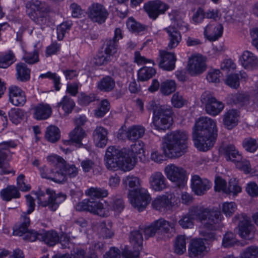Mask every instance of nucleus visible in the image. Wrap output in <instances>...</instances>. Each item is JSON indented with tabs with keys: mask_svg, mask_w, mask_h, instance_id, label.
<instances>
[{
	"mask_svg": "<svg viewBox=\"0 0 258 258\" xmlns=\"http://www.w3.org/2000/svg\"><path fill=\"white\" fill-rule=\"evenodd\" d=\"M212 183L206 178H202L198 175H193L191 179V187L194 192L202 196L211 187Z\"/></svg>",
	"mask_w": 258,
	"mask_h": 258,
	"instance_id": "a211bd4d",
	"label": "nucleus"
},
{
	"mask_svg": "<svg viewBox=\"0 0 258 258\" xmlns=\"http://www.w3.org/2000/svg\"><path fill=\"white\" fill-rule=\"evenodd\" d=\"M33 6L38 12L37 15L39 16L37 18V23L40 25L44 24L46 22V16L49 11V7L45 3L38 1L33 3Z\"/></svg>",
	"mask_w": 258,
	"mask_h": 258,
	"instance_id": "2f4dec72",
	"label": "nucleus"
},
{
	"mask_svg": "<svg viewBox=\"0 0 258 258\" xmlns=\"http://www.w3.org/2000/svg\"><path fill=\"white\" fill-rule=\"evenodd\" d=\"M39 237L40 241L44 242L49 246H53L55 245L58 242L59 240L58 233L53 230L40 233Z\"/></svg>",
	"mask_w": 258,
	"mask_h": 258,
	"instance_id": "e433bc0d",
	"label": "nucleus"
},
{
	"mask_svg": "<svg viewBox=\"0 0 258 258\" xmlns=\"http://www.w3.org/2000/svg\"><path fill=\"white\" fill-rule=\"evenodd\" d=\"M158 60L159 67L164 70L171 71L175 68L176 58L173 53L160 50Z\"/></svg>",
	"mask_w": 258,
	"mask_h": 258,
	"instance_id": "412c9836",
	"label": "nucleus"
},
{
	"mask_svg": "<svg viewBox=\"0 0 258 258\" xmlns=\"http://www.w3.org/2000/svg\"><path fill=\"white\" fill-rule=\"evenodd\" d=\"M72 255L74 258H97V254L95 252H92L89 255H86L84 249L79 248L74 249Z\"/></svg>",
	"mask_w": 258,
	"mask_h": 258,
	"instance_id": "e2e57ef3",
	"label": "nucleus"
},
{
	"mask_svg": "<svg viewBox=\"0 0 258 258\" xmlns=\"http://www.w3.org/2000/svg\"><path fill=\"white\" fill-rule=\"evenodd\" d=\"M150 187L155 191H161L167 187L168 184L164 175L159 171L153 172L149 179Z\"/></svg>",
	"mask_w": 258,
	"mask_h": 258,
	"instance_id": "5701e85b",
	"label": "nucleus"
},
{
	"mask_svg": "<svg viewBox=\"0 0 258 258\" xmlns=\"http://www.w3.org/2000/svg\"><path fill=\"white\" fill-rule=\"evenodd\" d=\"M104 51L106 55L104 56L101 53H99L96 56V59L98 60L97 62L99 65L106 64L110 61V57L116 53L117 51V43L111 40V39L106 40L104 44Z\"/></svg>",
	"mask_w": 258,
	"mask_h": 258,
	"instance_id": "f3484780",
	"label": "nucleus"
},
{
	"mask_svg": "<svg viewBox=\"0 0 258 258\" xmlns=\"http://www.w3.org/2000/svg\"><path fill=\"white\" fill-rule=\"evenodd\" d=\"M38 199V204L43 207H47L48 209L52 211H55L59 205L63 202L66 196L63 194L56 195L54 191L47 188L46 193L42 191H39L36 193Z\"/></svg>",
	"mask_w": 258,
	"mask_h": 258,
	"instance_id": "0eeeda50",
	"label": "nucleus"
},
{
	"mask_svg": "<svg viewBox=\"0 0 258 258\" xmlns=\"http://www.w3.org/2000/svg\"><path fill=\"white\" fill-rule=\"evenodd\" d=\"M201 101L203 104H205L207 113L212 116H216L219 114L224 107L222 102L218 101L208 91H206L202 94Z\"/></svg>",
	"mask_w": 258,
	"mask_h": 258,
	"instance_id": "9b49d317",
	"label": "nucleus"
},
{
	"mask_svg": "<svg viewBox=\"0 0 258 258\" xmlns=\"http://www.w3.org/2000/svg\"><path fill=\"white\" fill-rule=\"evenodd\" d=\"M224 151L227 161H231L236 163L242 159L241 154L233 145L226 146L224 147Z\"/></svg>",
	"mask_w": 258,
	"mask_h": 258,
	"instance_id": "4c0bfd02",
	"label": "nucleus"
},
{
	"mask_svg": "<svg viewBox=\"0 0 258 258\" xmlns=\"http://www.w3.org/2000/svg\"><path fill=\"white\" fill-rule=\"evenodd\" d=\"M0 197L3 200L9 202L12 199L19 198L20 194L17 187L14 185H8L1 190Z\"/></svg>",
	"mask_w": 258,
	"mask_h": 258,
	"instance_id": "ea45409f",
	"label": "nucleus"
},
{
	"mask_svg": "<svg viewBox=\"0 0 258 258\" xmlns=\"http://www.w3.org/2000/svg\"><path fill=\"white\" fill-rule=\"evenodd\" d=\"M115 87V82L113 78L109 76L102 78L98 83L97 87L100 91L109 92Z\"/></svg>",
	"mask_w": 258,
	"mask_h": 258,
	"instance_id": "58836bf2",
	"label": "nucleus"
},
{
	"mask_svg": "<svg viewBox=\"0 0 258 258\" xmlns=\"http://www.w3.org/2000/svg\"><path fill=\"white\" fill-rule=\"evenodd\" d=\"M237 206L234 202H225L222 206V211L226 216L230 217L235 212Z\"/></svg>",
	"mask_w": 258,
	"mask_h": 258,
	"instance_id": "052dcab7",
	"label": "nucleus"
},
{
	"mask_svg": "<svg viewBox=\"0 0 258 258\" xmlns=\"http://www.w3.org/2000/svg\"><path fill=\"white\" fill-rule=\"evenodd\" d=\"M167 178L175 183L179 187H182L186 182L185 171L182 167L173 164H169L164 169Z\"/></svg>",
	"mask_w": 258,
	"mask_h": 258,
	"instance_id": "9d476101",
	"label": "nucleus"
},
{
	"mask_svg": "<svg viewBox=\"0 0 258 258\" xmlns=\"http://www.w3.org/2000/svg\"><path fill=\"white\" fill-rule=\"evenodd\" d=\"M156 73V70L152 67H143L138 71V80L141 81H147L152 78Z\"/></svg>",
	"mask_w": 258,
	"mask_h": 258,
	"instance_id": "a18cd8bd",
	"label": "nucleus"
},
{
	"mask_svg": "<svg viewBox=\"0 0 258 258\" xmlns=\"http://www.w3.org/2000/svg\"><path fill=\"white\" fill-rule=\"evenodd\" d=\"M227 98L229 103L240 107L247 106L255 102L247 92H241L232 93L229 94Z\"/></svg>",
	"mask_w": 258,
	"mask_h": 258,
	"instance_id": "4be33fe9",
	"label": "nucleus"
},
{
	"mask_svg": "<svg viewBox=\"0 0 258 258\" xmlns=\"http://www.w3.org/2000/svg\"><path fill=\"white\" fill-rule=\"evenodd\" d=\"M258 255V248L256 246H249L240 254V258H256Z\"/></svg>",
	"mask_w": 258,
	"mask_h": 258,
	"instance_id": "680f3d73",
	"label": "nucleus"
},
{
	"mask_svg": "<svg viewBox=\"0 0 258 258\" xmlns=\"http://www.w3.org/2000/svg\"><path fill=\"white\" fill-rule=\"evenodd\" d=\"M236 242L235 235L232 232H227L224 236L222 245L225 247L233 246Z\"/></svg>",
	"mask_w": 258,
	"mask_h": 258,
	"instance_id": "338daca9",
	"label": "nucleus"
},
{
	"mask_svg": "<svg viewBox=\"0 0 258 258\" xmlns=\"http://www.w3.org/2000/svg\"><path fill=\"white\" fill-rule=\"evenodd\" d=\"M49 157H48V158ZM51 162L55 166V169H53L51 167L43 166L40 168L41 176L42 178L50 179L55 182L61 183L65 180V176L60 171L58 167H57V162Z\"/></svg>",
	"mask_w": 258,
	"mask_h": 258,
	"instance_id": "2eb2a0df",
	"label": "nucleus"
},
{
	"mask_svg": "<svg viewBox=\"0 0 258 258\" xmlns=\"http://www.w3.org/2000/svg\"><path fill=\"white\" fill-rule=\"evenodd\" d=\"M60 137V131L57 127L51 125L47 128L45 133V138L48 141L51 143H55L59 140Z\"/></svg>",
	"mask_w": 258,
	"mask_h": 258,
	"instance_id": "c03bdc74",
	"label": "nucleus"
},
{
	"mask_svg": "<svg viewBox=\"0 0 258 258\" xmlns=\"http://www.w3.org/2000/svg\"><path fill=\"white\" fill-rule=\"evenodd\" d=\"M206 246L202 239H195L191 241L189 248V254L190 257L201 255L205 250Z\"/></svg>",
	"mask_w": 258,
	"mask_h": 258,
	"instance_id": "f704fd0d",
	"label": "nucleus"
},
{
	"mask_svg": "<svg viewBox=\"0 0 258 258\" xmlns=\"http://www.w3.org/2000/svg\"><path fill=\"white\" fill-rule=\"evenodd\" d=\"M242 145L246 151L251 153L255 152L258 148L256 140L251 137L245 138L242 141Z\"/></svg>",
	"mask_w": 258,
	"mask_h": 258,
	"instance_id": "09e8293b",
	"label": "nucleus"
},
{
	"mask_svg": "<svg viewBox=\"0 0 258 258\" xmlns=\"http://www.w3.org/2000/svg\"><path fill=\"white\" fill-rule=\"evenodd\" d=\"M223 27L221 24L212 21L205 28L204 35L210 41L217 40L223 34Z\"/></svg>",
	"mask_w": 258,
	"mask_h": 258,
	"instance_id": "393cba45",
	"label": "nucleus"
},
{
	"mask_svg": "<svg viewBox=\"0 0 258 258\" xmlns=\"http://www.w3.org/2000/svg\"><path fill=\"white\" fill-rule=\"evenodd\" d=\"M30 224L29 217L25 213H23L20 219V223L15 225L13 228V235L23 237L28 230Z\"/></svg>",
	"mask_w": 258,
	"mask_h": 258,
	"instance_id": "7c9ffc66",
	"label": "nucleus"
},
{
	"mask_svg": "<svg viewBox=\"0 0 258 258\" xmlns=\"http://www.w3.org/2000/svg\"><path fill=\"white\" fill-rule=\"evenodd\" d=\"M216 122L208 117H201L196 122L192 137L196 147L206 151L213 146L217 137Z\"/></svg>",
	"mask_w": 258,
	"mask_h": 258,
	"instance_id": "7ed1b4c3",
	"label": "nucleus"
},
{
	"mask_svg": "<svg viewBox=\"0 0 258 258\" xmlns=\"http://www.w3.org/2000/svg\"><path fill=\"white\" fill-rule=\"evenodd\" d=\"M75 106V103L70 97L64 96L60 102L57 104V107H61L66 113H71Z\"/></svg>",
	"mask_w": 258,
	"mask_h": 258,
	"instance_id": "49530a36",
	"label": "nucleus"
},
{
	"mask_svg": "<svg viewBox=\"0 0 258 258\" xmlns=\"http://www.w3.org/2000/svg\"><path fill=\"white\" fill-rule=\"evenodd\" d=\"M110 103L107 99L102 100L99 107L95 110V115L97 117H102L109 110Z\"/></svg>",
	"mask_w": 258,
	"mask_h": 258,
	"instance_id": "603ef678",
	"label": "nucleus"
},
{
	"mask_svg": "<svg viewBox=\"0 0 258 258\" xmlns=\"http://www.w3.org/2000/svg\"><path fill=\"white\" fill-rule=\"evenodd\" d=\"M145 132V128L141 125H133L125 131V135L126 138L131 141H136L142 138Z\"/></svg>",
	"mask_w": 258,
	"mask_h": 258,
	"instance_id": "c9c22d12",
	"label": "nucleus"
},
{
	"mask_svg": "<svg viewBox=\"0 0 258 258\" xmlns=\"http://www.w3.org/2000/svg\"><path fill=\"white\" fill-rule=\"evenodd\" d=\"M172 109L165 106H160L153 115V123L156 129L165 130L171 120Z\"/></svg>",
	"mask_w": 258,
	"mask_h": 258,
	"instance_id": "1a4fd4ad",
	"label": "nucleus"
},
{
	"mask_svg": "<svg viewBox=\"0 0 258 258\" xmlns=\"http://www.w3.org/2000/svg\"><path fill=\"white\" fill-rule=\"evenodd\" d=\"M123 182L130 188L128 195V199L132 205L139 211H143L149 204L151 197L148 190L144 188H139L140 186V179L134 175H128L123 179Z\"/></svg>",
	"mask_w": 258,
	"mask_h": 258,
	"instance_id": "423d86ee",
	"label": "nucleus"
},
{
	"mask_svg": "<svg viewBox=\"0 0 258 258\" xmlns=\"http://www.w3.org/2000/svg\"><path fill=\"white\" fill-rule=\"evenodd\" d=\"M87 15L93 22L102 24L105 22L109 13L103 5L93 3L88 8Z\"/></svg>",
	"mask_w": 258,
	"mask_h": 258,
	"instance_id": "f8f14e48",
	"label": "nucleus"
},
{
	"mask_svg": "<svg viewBox=\"0 0 258 258\" xmlns=\"http://www.w3.org/2000/svg\"><path fill=\"white\" fill-rule=\"evenodd\" d=\"M16 146L17 144L13 141L0 143V174H7L11 173V171L5 166V161L11 152L10 149L14 148Z\"/></svg>",
	"mask_w": 258,
	"mask_h": 258,
	"instance_id": "6ab92c4d",
	"label": "nucleus"
},
{
	"mask_svg": "<svg viewBox=\"0 0 258 258\" xmlns=\"http://www.w3.org/2000/svg\"><path fill=\"white\" fill-rule=\"evenodd\" d=\"M176 85L174 80H166L162 83L160 88L161 92L165 95H168L174 92Z\"/></svg>",
	"mask_w": 258,
	"mask_h": 258,
	"instance_id": "8fccbe9b",
	"label": "nucleus"
},
{
	"mask_svg": "<svg viewBox=\"0 0 258 258\" xmlns=\"http://www.w3.org/2000/svg\"><path fill=\"white\" fill-rule=\"evenodd\" d=\"M16 77L18 81L25 82L30 79L31 70L24 62H20L16 65Z\"/></svg>",
	"mask_w": 258,
	"mask_h": 258,
	"instance_id": "473e14b6",
	"label": "nucleus"
},
{
	"mask_svg": "<svg viewBox=\"0 0 258 258\" xmlns=\"http://www.w3.org/2000/svg\"><path fill=\"white\" fill-rule=\"evenodd\" d=\"M242 66L245 69L253 70L258 69V58L251 52L244 51L240 58Z\"/></svg>",
	"mask_w": 258,
	"mask_h": 258,
	"instance_id": "a878e982",
	"label": "nucleus"
},
{
	"mask_svg": "<svg viewBox=\"0 0 258 258\" xmlns=\"http://www.w3.org/2000/svg\"><path fill=\"white\" fill-rule=\"evenodd\" d=\"M205 15L204 10L201 7L198 8L192 16V22L196 24L202 23L205 18Z\"/></svg>",
	"mask_w": 258,
	"mask_h": 258,
	"instance_id": "0e129e2a",
	"label": "nucleus"
},
{
	"mask_svg": "<svg viewBox=\"0 0 258 258\" xmlns=\"http://www.w3.org/2000/svg\"><path fill=\"white\" fill-rule=\"evenodd\" d=\"M164 30L168 35V47L170 49L175 48L181 40L180 33L175 27L172 26L165 28Z\"/></svg>",
	"mask_w": 258,
	"mask_h": 258,
	"instance_id": "c756f323",
	"label": "nucleus"
},
{
	"mask_svg": "<svg viewBox=\"0 0 258 258\" xmlns=\"http://www.w3.org/2000/svg\"><path fill=\"white\" fill-rule=\"evenodd\" d=\"M126 26L130 30L138 33L144 29V27L140 23L137 22L133 18L128 19L126 22Z\"/></svg>",
	"mask_w": 258,
	"mask_h": 258,
	"instance_id": "bf43d9fd",
	"label": "nucleus"
},
{
	"mask_svg": "<svg viewBox=\"0 0 258 258\" xmlns=\"http://www.w3.org/2000/svg\"><path fill=\"white\" fill-rule=\"evenodd\" d=\"M186 251V238L184 236L179 235L176 237L174 242V251L181 255Z\"/></svg>",
	"mask_w": 258,
	"mask_h": 258,
	"instance_id": "de8ad7c7",
	"label": "nucleus"
},
{
	"mask_svg": "<svg viewBox=\"0 0 258 258\" xmlns=\"http://www.w3.org/2000/svg\"><path fill=\"white\" fill-rule=\"evenodd\" d=\"M22 59L29 64H33L39 61L38 52L34 50L31 52H25Z\"/></svg>",
	"mask_w": 258,
	"mask_h": 258,
	"instance_id": "4d7b16f0",
	"label": "nucleus"
},
{
	"mask_svg": "<svg viewBox=\"0 0 258 258\" xmlns=\"http://www.w3.org/2000/svg\"><path fill=\"white\" fill-rule=\"evenodd\" d=\"M144 152V144L142 142L131 145L128 153L125 149L120 150L114 146H110L107 148L104 157L105 166L110 170L116 171L118 169L123 171L131 170L137 163L136 156Z\"/></svg>",
	"mask_w": 258,
	"mask_h": 258,
	"instance_id": "f03ea898",
	"label": "nucleus"
},
{
	"mask_svg": "<svg viewBox=\"0 0 258 258\" xmlns=\"http://www.w3.org/2000/svg\"><path fill=\"white\" fill-rule=\"evenodd\" d=\"M134 250H130L127 246L122 249V256L124 258H137L139 257L141 248L133 247Z\"/></svg>",
	"mask_w": 258,
	"mask_h": 258,
	"instance_id": "13d9d810",
	"label": "nucleus"
},
{
	"mask_svg": "<svg viewBox=\"0 0 258 258\" xmlns=\"http://www.w3.org/2000/svg\"><path fill=\"white\" fill-rule=\"evenodd\" d=\"M239 234L244 239L251 240L254 237V226L247 217L243 218L238 224Z\"/></svg>",
	"mask_w": 258,
	"mask_h": 258,
	"instance_id": "bb28decb",
	"label": "nucleus"
},
{
	"mask_svg": "<svg viewBox=\"0 0 258 258\" xmlns=\"http://www.w3.org/2000/svg\"><path fill=\"white\" fill-rule=\"evenodd\" d=\"M176 224V221L169 222L164 219L160 218L154 221L150 225L145 227L144 229H141L143 231L146 238L154 236L158 231L164 233H168L170 228L174 229Z\"/></svg>",
	"mask_w": 258,
	"mask_h": 258,
	"instance_id": "6e6552de",
	"label": "nucleus"
},
{
	"mask_svg": "<svg viewBox=\"0 0 258 258\" xmlns=\"http://www.w3.org/2000/svg\"><path fill=\"white\" fill-rule=\"evenodd\" d=\"M195 219L203 224L200 234L207 242L215 240L216 239L215 231L223 226L222 215L219 211L199 206L190 207L187 213L181 216L178 223L183 229L191 228Z\"/></svg>",
	"mask_w": 258,
	"mask_h": 258,
	"instance_id": "f257e3e1",
	"label": "nucleus"
},
{
	"mask_svg": "<svg viewBox=\"0 0 258 258\" xmlns=\"http://www.w3.org/2000/svg\"><path fill=\"white\" fill-rule=\"evenodd\" d=\"M221 73L219 70H213L208 72L207 79L209 82L217 83L220 81Z\"/></svg>",
	"mask_w": 258,
	"mask_h": 258,
	"instance_id": "774afa93",
	"label": "nucleus"
},
{
	"mask_svg": "<svg viewBox=\"0 0 258 258\" xmlns=\"http://www.w3.org/2000/svg\"><path fill=\"white\" fill-rule=\"evenodd\" d=\"M226 84L229 87L237 89L239 86V78L238 74L229 75L225 81Z\"/></svg>",
	"mask_w": 258,
	"mask_h": 258,
	"instance_id": "69168bd1",
	"label": "nucleus"
},
{
	"mask_svg": "<svg viewBox=\"0 0 258 258\" xmlns=\"http://www.w3.org/2000/svg\"><path fill=\"white\" fill-rule=\"evenodd\" d=\"M16 60L14 54L10 51L8 53L0 56V68L6 69Z\"/></svg>",
	"mask_w": 258,
	"mask_h": 258,
	"instance_id": "3c124183",
	"label": "nucleus"
},
{
	"mask_svg": "<svg viewBox=\"0 0 258 258\" xmlns=\"http://www.w3.org/2000/svg\"><path fill=\"white\" fill-rule=\"evenodd\" d=\"M188 135L185 131H176L167 134L164 138L163 149L169 158H178L187 152Z\"/></svg>",
	"mask_w": 258,
	"mask_h": 258,
	"instance_id": "20e7f679",
	"label": "nucleus"
},
{
	"mask_svg": "<svg viewBox=\"0 0 258 258\" xmlns=\"http://www.w3.org/2000/svg\"><path fill=\"white\" fill-rule=\"evenodd\" d=\"M24 111L20 108L12 109L9 113V117L12 122L17 124L20 122L24 117Z\"/></svg>",
	"mask_w": 258,
	"mask_h": 258,
	"instance_id": "5fc2aeb1",
	"label": "nucleus"
},
{
	"mask_svg": "<svg viewBox=\"0 0 258 258\" xmlns=\"http://www.w3.org/2000/svg\"><path fill=\"white\" fill-rule=\"evenodd\" d=\"M48 160L52 162H57V167L60 171L65 176V180L63 183L67 181L68 176L70 178L76 177L78 173V170L74 165L67 164L66 161L61 157L58 156H51Z\"/></svg>",
	"mask_w": 258,
	"mask_h": 258,
	"instance_id": "ddd939ff",
	"label": "nucleus"
},
{
	"mask_svg": "<svg viewBox=\"0 0 258 258\" xmlns=\"http://www.w3.org/2000/svg\"><path fill=\"white\" fill-rule=\"evenodd\" d=\"M86 135L85 131L82 127L76 126L70 133L69 136L71 141L76 143L80 147L82 146V140Z\"/></svg>",
	"mask_w": 258,
	"mask_h": 258,
	"instance_id": "79ce46f5",
	"label": "nucleus"
},
{
	"mask_svg": "<svg viewBox=\"0 0 258 258\" xmlns=\"http://www.w3.org/2000/svg\"><path fill=\"white\" fill-rule=\"evenodd\" d=\"M206 69L204 58L201 55H193L189 58L187 70L191 76L203 73Z\"/></svg>",
	"mask_w": 258,
	"mask_h": 258,
	"instance_id": "dca6fc26",
	"label": "nucleus"
},
{
	"mask_svg": "<svg viewBox=\"0 0 258 258\" xmlns=\"http://www.w3.org/2000/svg\"><path fill=\"white\" fill-rule=\"evenodd\" d=\"M9 101L15 106H23L26 101L25 92L17 86L9 88Z\"/></svg>",
	"mask_w": 258,
	"mask_h": 258,
	"instance_id": "b1692460",
	"label": "nucleus"
},
{
	"mask_svg": "<svg viewBox=\"0 0 258 258\" xmlns=\"http://www.w3.org/2000/svg\"><path fill=\"white\" fill-rule=\"evenodd\" d=\"M141 229L131 232L130 235V242L133 247L142 248L143 236Z\"/></svg>",
	"mask_w": 258,
	"mask_h": 258,
	"instance_id": "37998d69",
	"label": "nucleus"
},
{
	"mask_svg": "<svg viewBox=\"0 0 258 258\" xmlns=\"http://www.w3.org/2000/svg\"><path fill=\"white\" fill-rule=\"evenodd\" d=\"M215 190L216 191L222 190L227 194H232L233 196H236L237 194L241 191V188L237 184V181L235 178H232L229 180L228 187H226V181L221 177H216L215 180Z\"/></svg>",
	"mask_w": 258,
	"mask_h": 258,
	"instance_id": "4468645a",
	"label": "nucleus"
},
{
	"mask_svg": "<svg viewBox=\"0 0 258 258\" xmlns=\"http://www.w3.org/2000/svg\"><path fill=\"white\" fill-rule=\"evenodd\" d=\"M107 130L104 127L99 126H97L93 133L94 141L98 147L103 148L107 143Z\"/></svg>",
	"mask_w": 258,
	"mask_h": 258,
	"instance_id": "cd10ccee",
	"label": "nucleus"
},
{
	"mask_svg": "<svg viewBox=\"0 0 258 258\" xmlns=\"http://www.w3.org/2000/svg\"><path fill=\"white\" fill-rule=\"evenodd\" d=\"M239 112L236 109H230L223 116V123L228 130L235 126L238 122Z\"/></svg>",
	"mask_w": 258,
	"mask_h": 258,
	"instance_id": "c85d7f7f",
	"label": "nucleus"
},
{
	"mask_svg": "<svg viewBox=\"0 0 258 258\" xmlns=\"http://www.w3.org/2000/svg\"><path fill=\"white\" fill-rule=\"evenodd\" d=\"M86 195L90 197V199H85L76 205V209L79 211H87L100 217H107L109 211L103 207L102 203L93 199L106 197L108 192L104 188L90 187L86 190Z\"/></svg>",
	"mask_w": 258,
	"mask_h": 258,
	"instance_id": "39448f33",
	"label": "nucleus"
},
{
	"mask_svg": "<svg viewBox=\"0 0 258 258\" xmlns=\"http://www.w3.org/2000/svg\"><path fill=\"white\" fill-rule=\"evenodd\" d=\"M144 9L150 18L156 19L167 10V6L159 0L149 2L144 5Z\"/></svg>",
	"mask_w": 258,
	"mask_h": 258,
	"instance_id": "aec40b11",
	"label": "nucleus"
},
{
	"mask_svg": "<svg viewBox=\"0 0 258 258\" xmlns=\"http://www.w3.org/2000/svg\"><path fill=\"white\" fill-rule=\"evenodd\" d=\"M41 78H49L53 81L54 87L56 91H59L60 89L59 86L60 84V78L56 73H52L48 72L45 74H41L39 76Z\"/></svg>",
	"mask_w": 258,
	"mask_h": 258,
	"instance_id": "6e6d98bb",
	"label": "nucleus"
},
{
	"mask_svg": "<svg viewBox=\"0 0 258 258\" xmlns=\"http://www.w3.org/2000/svg\"><path fill=\"white\" fill-rule=\"evenodd\" d=\"M152 206L157 210L161 211L162 209L169 208L172 206L171 202L166 196L157 198L152 202Z\"/></svg>",
	"mask_w": 258,
	"mask_h": 258,
	"instance_id": "a19ab883",
	"label": "nucleus"
},
{
	"mask_svg": "<svg viewBox=\"0 0 258 258\" xmlns=\"http://www.w3.org/2000/svg\"><path fill=\"white\" fill-rule=\"evenodd\" d=\"M34 118L37 120L47 119L51 114V107L47 104H39L34 108Z\"/></svg>",
	"mask_w": 258,
	"mask_h": 258,
	"instance_id": "72a5a7b5",
	"label": "nucleus"
},
{
	"mask_svg": "<svg viewBox=\"0 0 258 258\" xmlns=\"http://www.w3.org/2000/svg\"><path fill=\"white\" fill-rule=\"evenodd\" d=\"M110 208L115 213H120L124 208V204L123 200L119 197H115L110 202Z\"/></svg>",
	"mask_w": 258,
	"mask_h": 258,
	"instance_id": "864d4df0",
	"label": "nucleus"
}]
</instances>
